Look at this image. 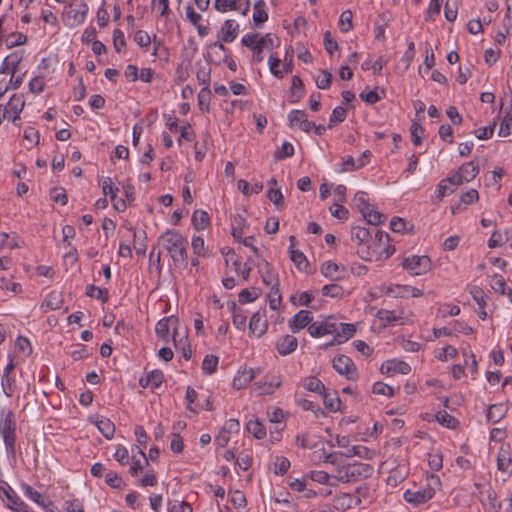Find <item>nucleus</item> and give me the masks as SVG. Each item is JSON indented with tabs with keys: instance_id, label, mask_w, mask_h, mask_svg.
I'll return each instance as SVG.
<instances>
[{
	"instance_id": "1",
	"label": "nucleus",
	"mask_w": 512,
	"mask_h": 512,
	"mask_svg": "<svg viewBox=\"0 0 512 512\" xmlns=\"http://www.w3.org/2000/svg\"><path fill=\"white\" fill-rule=\"evenodd\" d=\"M159 243L168 251L174 263L187 264V240L178 231L167 230Z\"/></svg>"
},
{
	"instance_id": "16",
	"label": "nucleus",
	"mask_w": 512,
	"mask_h": 512,
	"mask_svg": "<svg viewBox=\"0 0 512 512\" xmlns=\"http://www.w3.org/2000/svg\"><path fill=\"white\" fill-rule=\"evenodd\" d=\"M239 25L234 20H226L221 28V39L226 43H231L237 37Z\"/></svg>"
},
{
	"instance_id": "43",
	"label": "nucleus",
	"mask_w": 512,
	"mask_h": 512,
	"mask_svg": "<svg viewBox=\"0 0 512 512\" xmlns=\"http://www.w3.org/2000/svg\"><path fill=\"white\" fill-rule=\"evenodd\" d=\"M492 288L496 292L500 293L501 295H505V294L511 295L512 294V289L511 288H507L505 279L501 275H497L496 274L493 277Z\"/></svg>"
},
{
	"instance_id": "64",
	"label": "nucleus",
	"mask_w": 512,
	"mask_h": 512,
	"mask_svg": "<svg viewBox=\"0 0 512 512\" xmlns=\"http://www.w3.org/2000/svg\"><path fill=\"white\" fill-rule=\"evenodd\" d=\"M512 131V114L505 117L500 123L499 135L506 137Z\"/></svg>"
},
{
	"instance_id": "19",
	"label": "nucleus",
	"mask_w": 512,
	"mask_h": 512,
	"mask_svg": "<svg viewBox=\"0 0 512 512\" xmlns=\"http://www.w3.org/2000/svg\"><path fill=\"white\" fill-rule=\"evenodd\" d=\"M255 372L253 369H244L239 371L233 379V387L236 389H242L246 387L254 378Z\"/></svg>"
},
{
	"instance_id": "20",
	"label": "nucleus",
	"mask_w": 512,
	"mask_h": 512,
	"mask_svg": "<svg viewBox=\"0 0 512 512\" xmlns=\"http://www.w3.org/2000/svg\"><path fill=\"white\" fill-rule=\"evenodd\" d=\"M339 328L335 333V341H338V344H342L352 338L356 333V328L353 324H346L338 322Z\"/></svg>"
},
{
	"instance_id": "9",
	"label": "nucleus",
	"mask_w": 512,
	"mask_h": 512,
	"mask_svg": "<svg viewBox=\"0 0 512 512\" xmlns=\"http://www.w3.org/2000/svg\"><path fill=\"white\" fill-rule=\"evenodd\" d=\"M497 468L502 472H512V447L503 443L497 455Z\"/></svg>"
},
{
	"instance_id": "45",
	"label": "nucleus",
	"mask_w": 512,
	"mask_h": 512,
	"mask_svg": "<svg viewBox=\"0 0 512 512\" xmlns=\"http://www.w3.org/2000/svg\"><path fill=\"white\" fill-rule=\"evenodd\" d=\"M245 224V219L241 215L234 218L232 225V236L236 241H241L243 236L242 228Z\"/></svg>"
},
{
	"instance_id": "26",
	"label": "nucleus",
	"mask_w": 512,
	"mask_h": 512,
	"mask_svg": "<svg viewBox=\"0 0 512 512\" xmlns=\"http://www.w3.org/2000/svg\"><path fill=\"white\" fill-rule=\"evenodd\" d=\"M459 171L461 172V176L464 178L465 182H470L479 173V166L475 163V161H470L463 164L459 168Z\"/></svg>"
},
{
	"instance_id": "59",
	"label": "nucleus",
	"mask_w": 512,
	"mask_h": 512,
	"mask_svg": "<svg viewBox=\"0 0 512 512\" xmlns=\"http://www.w3.org/2000/svg\"><path fill=\"white\" fill-rule=\"evenodd\" d=\"M113 45L116 52H120L126 46L124 33L120 29H115L113 32Z\"/></svg>"
},
{
	"instance_id": "11",
	"label": "nucleus",
	"mask_w": 512,
	"mask_h": 512,
	"mask_svg": "<svg viewBox=\"0 0 512 512\" xmlns=\"http://www.w3.org/2000/svg\"><path fill=\"white\" fill-rule=\"evenodd\" d=\"M313 320V316L308 310H300L293 318L289 321V328L293 333L299 332L305 327H309Z\"/></svg>"
},
{
	"instance_id": "28",
	"label": "nucleus",
	"mask_w": 512,
	"mask_h": 512,
	"mask_svg": "<svg viewBox=\"0 0 512 512\" xmlns=\"http://www.w3.org/2000/svg\"><path fill=\"white\" fill-rule=\"evenodd\" d=\"M289 255L291 261L300 271H307L309 263L306 256L301 251L296 249H289Z\"/></svg>"
},
{
	"instance_id": "37",
	"label": "nucleus",
	"mask_w": 512,
	"mask_h": 512,
	"mask_svg": "<svg viewBox=\"0 0 512 512\" xmlns=\"http://www.w3.org/2000/svg\"><path fill=\"white\" fill-rule=\"evenodd\" d=\"M364 219L371 225L377 226L383 222L385 216L377 210H374L373 206L365 211L363 214Z\"/></svg>"
},
{
	"instance_id": "6",
	"label": "nucleus",
	"mask_w": 512,
	"mask_h": 512,
	"mask_svg": "<svg viewBox=\"0 0 512 512\" xmlns=\"http://www.w3.org/2000/svg\"><path fill=\"white\" fill-rule=\"evenodd\" d=\"M179 319L177 317L171 316L166 317L158 321L155 327L156 334L164 341H168L170 328H173V335H176V338L179 337L178 332Z\"/></svg>"
},
{
	"instance_id": "52",
	"label": "nucleus",
	"mask_w": 512,
	"mask_h": 512,
	"mask_svg": "<svg viewBox=\"0 0 512 512\" xmlns=\"http://www.w3.org/2000/svg\"><path fill=\"white\" fill-rule=\"evenodd\" d=\"M105 482L112 488L121 489L125 483L116 472H108L105 475Z\"/></svg>"
},
{
	"instance_id": "33",
	"label": "nucleus",
	"mask_w": 512,
	"mask_h": 512,
	"mask_svg": "<svg viewBox=\"0 0 512 512\" xmlns=\"http://www.w3.org/2000/svg\"><path fill=\"white\" fill-rule=\"evenodd\" d=\"M247 430L257 439H263L266 436L264 425L256 420H250L247 424Z\"/></svg>"
},
{
	"instance_id": "30",
	"label": "nucleus",
	"mask_w": 512,
	"mask_h": 512,
	"mask_svg": "<svg viewBox=\"0 0 512 512\" xmlns=\"http://www.w3.org/2000/svg\"><path fill=\"white\" fill-rule=\"evenodd\" d=\"M99 431L107 439H111L115 433V425L107 418H102L96 422Z\"/></svg>"
},
{
	"instance_id": "53",
	"label": "nucleus",
	"mask_w": 512,
	"mask_h": 512,
	"mask_svg": "<svg viewBox=\"0 0 512 512\" xmlns=\"http://www.w3.org/2000/svg\"><path fill=\"white\" fill-rule=\"evenodd\" d=\"M294 154V147L289 142H284L280 148L275 151L274 157L276 159H284L291 157Z\"/></svg>"
},
{
	"instance_id": "15",
	"label": "nucleus",
	"mask_w": 512,
	"mask_h": 512,
	"mask_svg": "<svg viewBox=\"0 0 512 512\" xmlns=\"http://www.w3.org/2000/svg\"><path fill=\"white\" fill-rule=\"evenodd\" d=\"M164 380V374L160 370H153L147 374L145 378L140 379V385L143 388L150 387L151 389L158 388Z\"/></svg>"
},
{
	"instance_id": "44",
	"label": "nucleus",
	"mask_w": 512,
	"mask_h": 512,
	"mask_svg": "<svg viewBox=\"0 0 512 512\" xmlns=\"http://www.w3.org/2000/svg\"><path fill=\"white\" fill-rule=\"evenodd\" d=\"M403 311L400 312L399 315H396V313L394 311H389V310H385V309H381L378 311L377 313V317L387 323V324H391V323H394L398 320H401L403 319Z\"/></svg>"
},
{
	"instance_id": "21",
	"label": "nucleus",
	"mask_w": 512,
	"mask_h": 512,
	"mask_svg": "<svg viewBox=\"0 0 512 512\" xmlns=\"http://www.w3.org/2000/svg\"><path fill=\"white\" fill-rule=\"evenodd\" d=\"M23 490L27 497H29L31 500L41 505L42 507H50L52 505V501L46 499L41 493L36 491L30 485L24 484Z\"/></svg>"
},
{
	"instance_id": "31",
	"label": "nucleus",
	"mask_w": 512,
	"mask_h": 512,
	"mask_svg": "<svg viewBox=\"0 0 512 512\" xmlns=\"http://www.w3.org/2000/svg\"><path fill=\"white\" fill-rule=\"evenodd\" d=\"M4 494L8 500V507L16 512H21L19 510V506H23V502L16 494V492L10 486H8V488L4 490Z\"/></svg>"
},
{
	"instance_id": "36",
	"label": "nucleus",
	"mask_w": 512,
	"mask_h": 512,
	"mask_svg": "<svg viewBox=\"0 0 512 512\" xmlns=\"http://www.w3.org/2000/svg\"><path fill=\"white\" fill-rule=\"evenodd\" d=\"M351 237L352 240L356 241L358 244H362L371 238V234L369 229L365 227H355L351 231Z\"/></svg>"
},
{
	"instance_id": "32",
	"label": "nucleus",
	"mask_w": 512,
	"mask_h": 512,
	"mask_svg": "<svg viewBox=\"0 0 512 512\" xmlns=\"http://www.w3.org/2000/svg\"><path fill=\"white\" fill-rule=\"evenodd\" d=\"M231 309L233 313V324L237 329H244L246 326V315L237 307L236 303L232 302Z\"/></svg>"
},
{
	"instance_id": "25",
	"label": "nucleus",
	"mask_w": 512,
	"mask_h": 512,
	"mask_svg": "<svg viewBox=\"0 0 512 512\" xmlns=\"http://www.w3.org/2000/svg\"><path fill=\"white\" fill-rule=\"evenodd\" d=\"M321 395H323L324 405L327 409H329L332 412L340 410L341 400L337 391L327 392L326 390Z\"/></svg>"
},
{
	"instance_id": "39",
	"label": "nucleus",
	"mask_w": 512,
	"mask_h": 512,
	"mask_svg": "<svg viewBox=\"0 0 512 512\" xmlns=\"http://www.w3.org/2000/svg\"><path fill=\"white\" fill-rule=\"evenodd\" d=\"M346 114H347V112H346L345 108H343L342 106L336 107L332 111V114L330 116L328 128L332 129L338 123L343 122L346 118Z\"/></svg>"
},
{
	"instance_id": "54",
	"label": "nucleus",
	"mask_w": 512,
	"mask_h": 512,
	"mask_svg": "<svg viewBox=\"0 0 512 512\" xmlns=\"http://www.w3.org/2000/svg\"><path fill=\"white\" fill-rule=\"evenodd\" d=\"M436 420H437L440 424H442V425H444V426H446V427H448V428H452V427H454V426H455V423L457 422V420H456L453 416H451L450 414H448L446 411H440V412H438V413L436 414Z\"/></svg>"
},
{
	"instance_id": "7",
	"label": "nucleus",
	"mask_w": 512,
	"mask_h": 512,
	"mask_svg": "<svg viewBox=\"0 0 512 512\" xmlns=\"http://www.w3.org/2000/svg\"><path fill=\"white\" fill-rule=\"evenodd\" d=\"M25 106V101L19 95L14 94L3 110V117L12 119L13 123H16L20 119L19 114Z\"/></svg>"
},
{
	"instance_id": "27",
	"label": "nucleus",
	"mask_w": 512,
	"mask_h": 512,
	"mask_svg": "<svg viewBox=\"0 0 512 512\" xmlns=\"http://www.w3.org/2000/svg\"><path fill=\"white\" fill-rule=\"evenodd\" d=\"M192 223L196 230H203L210 224V217L206 211L196 210L192 215Z\"/></svg>"
},
{
	"instance_id": "13",
	"label": "nucleus",
	"mask_w": 512,
	"mask_h": 512,
	"mask_svg": "<svg viewBox=\"0 0 512 512\" xmlns=\"http://www.w3.org/2000/svg\"><path fill=\"white\" fill-rule=\"evenodd\" d=\"M267 327L268 323L264 314L256 312L252 315L249 322V330L252 334L256 335L257 337H261L263 334H265Z\"/></svg>"
},
{
	"instance_id": "46",
	"label": "nucleus",
	"mask_w": 512,
	"mask_h": 512,
	"mask_svg": "<svg viewBox=\"0 0 512 512\" xmlns=\"http://www.w3.org/2000/svg\"><path fill=\"white\" fill-rule=\"evenodd\" d=\"M322 294L331 298H341L344 294V290L338 284H328L322 288Z\"/></svg>"
},
{
	"instance_id": "10",
	"label": "nucleus",
	"mask_w": 512,
	"mask_h": 512,
	"mask_svg": "<svg viewBox=\"0 0 512 512\" xmlns=\"http://www.w3.org/2000/svg\"><path fill=\"white\" fill-rule=\"evenodd\" d=\"M88 5L86 3H80L78 6L69 5L66 11V18L70 25L81 24L84 22L88 13Z\"/></svg>"
},
{
	"instance_id": "60",
	"label": "nucleus",
	"mask_w": 512,
	"mask_h": 512,
	"mask_svg": "<svg viewBox=\"0 0 512 512\" xmlns=\"http://www.w3.org/2000/svg\"><path fill=\"white\" fill-rule=\"evenodd\" d=\"M235 5V0H215L214 2L215 9L222 13L234 10Z\"/></svg>"
},
{
	"instance_id": "51",
	"label": "nucleus",
	"mask_w": 512,
	"mask_h": 512,
	"mask_svg": "<svg viewBox=\"0 0 512 512\" xmlns=\"http://www.w3.org/2000/svg\"><path fill=\"white\" fill-rule=\"evenodd\" d=\"M372 392L377 395H385L388 397L394 396V388L383 383V382H376L374 383L372 387Z\"/></svg>"
},
{
	"instance_id": "12",
	"label": "nucleus",
	"mask_w": 512,
	"mask_h": 512,
	"mask_svg": "<svg viewBox=\"0 0 512 512\" xmlns=\"http://www.w3.org/2000/svg\"><path fill=\"white\" fill-rule=\"evenodd\" d=\"M380 370L383 374L400 373L406 375L410 373L411 367L404 361L392 359L383 363Z\"/></svg>"
},
{
	"instance_id": "47",
	"label": "nucleus",
	"mask_w": 512,
	"mask_h": 512,
	"mask_svg": "<svg viewBox=\"0 0 512 512\" xmlns=\"http://www.w3.org/2000/svg\"><path fill=\"white\" fill-rule=\"evenodd\" d=\"M102 190H103V194L105 196H107V195L110 196L111 201L116 200L117 193L119 192V188L113 186V181L110 177H106L103 180Z\"/></svg>"
},
{
	"instance_id": "29",
	"label": "nucleus",
	"mask_w": 512,
	"mask_h": 512,
	"mask_svg": "<svg viewBox=\"0 0 512 512\" xmlns=\"http://www.w3.org/2000/svg\"><path fill=\"white\" fill-rule=\"evenodd\" d=\"M264 262H265L266 271L262 276L263 282L267 286H271L272 291H274L275 294H278L279 280H278L277 276H275L272 273L270 264L267 261H264Z\"/></svg>"
},
{
	"instance_id": "2",
	"label": "nucleus",
	"mask_w": 512,
	"mask_h": 512,
	"mask_svg": "<svg viewBox=\"0 0 512 512\" xmlns=\"http://www.w3.org/2000/svg\"><path fill=\"white\" fill-rule=\"evenodd\" d=\"M16 424L14 421V414L12 411L2 412V418L0 421V434L3 437L4 444L6 446L7 453L9 455H15V443H16Z\"/></svg>"
},
{
	"instance_id": "4",
	"label": "nucleus",
	"mask_w": 512,
	"mask_h": 512,
	"mask_svg": "<svg viewBox=\"0 0 512 512\" xmlns=\"http://www.w3.org/2000/svg\"><path fill=\"white\" fill-rule=\"evenodd\" d=\"M333 368L350 381L358 378L357 368L352 359L346 355H338L333 359Z\"/></svg>"
},
{
	"instance_id": "18",
	"label": "nucleus",
	"mask_w": 512,
	"mask_h": 512,
	"mask_svg": "<svg viewBox=\"0 0 512 512\" xmlns=\"http://www.w3.org/2000/svg\"><path fill=\"white\" fill-rule=\"evenodd\" d=\"M348 470L350 471V477H352V480H355L360 477H369L373 471V468L371 465L366 463H354L348 465Z\"/></svg>"
},
{
	"instance_id": "61",
	"label": "nucleus",
	"mask_w": 512,
	"mask_h": 512,
	"mask_svg": "<svg viewBox=\"0 0 512 512\" xmlns=\"http://www.w3.org/2000/svg\"><path fill=\"white\" fill-rule=\"evenodd\" d=\"M267 197L271 202H273L277 207L282 206L284 203L283 194L279 189L270 188Z\"/></svg>"
},
{
	"instance_id": "55",
	"label": "nucleus",
	"mask_w": 512,
	"mask_h": 512,
	"mask_svg": "<svg viewBox=\"0 0 512 512\" xmlns=\"http://www.w3.org/2000/svg\"><path fill=\"white\" fill-rule=\"evenodd\" d=\"M424 134V128L416 122L411 125V136L414 145H420L422 142V135Z\"/></svg>"
},
{
	"instance_id": "56",
	"label": "nucleus",
	"mask_w": 512,
	"mask_h": 512,
	"mask_svg": "<svg viewBox=\"0 0 512 512\" xmlns=\"http://www.w3.org/2000/svg\"><path fill=\"white\" fill-rule=\"evenodd\" d=\"M211 69L207 66H202L197 71V80L203 87L209 88Z\"/></svg>"
},
{
	"instance_id": "40",
	"label": "nucleus",
	"mask_w": 512,
	"mask_h": 512,
	"mask_svg": "<svg viewBox=\"0 0 512 512\" xmlns=\"http://www.w3.org/2000/svg\"><path fill=\"white\" fill-rule=\"evenodd\" d=\"M219 358L215 355H206L203 363H202V370L206 374H213L218 366Z\"/></svg>"
},
{
	"instance_id": "38",
	"label": "nucleus",
	"mask_w": 512,
	"mask_h": 512,
	"mask_svg": "<svg viewBox=\"0 0 512 512\" xmlns=\"http://www.w3.org/2000/svg\"><path fill=\"white\" fill-rule=\"evenodd\" d=\"M323 331V335H335L339 328L338 322L334 316L327 317L324 321L319 322Z\"/></svg>"
},
{
	"instance_id": "42",
	"label": "nucleus",
	"mask_w": 512,
	"mask_h": 512,
	"mask_svg": "<svg viewBox=\"0 0 512 512\" xmlns=\"http://www.w3.org/2000/svg\"><path fill=\"white\" fill-rule=\"evenodd\" d=\"M304 387L312 392L322 394L326 391L325 385L316 377H309L305 380Z\"/></svg>"
},
{
	"instance_id": "50",
	"label": "nucleus",
	"mask_w": 512,
	"mask_h": 512,
	"mask_svg": "<svg viewBox=\"0 0 512 512\" xmlns=\"http://www.w3.org/2000/svg\"><path fill=\"white\" fill-rule=\"evenodd\" d=\"M352 12L350 10H345L340 15L339 26L343 32H348L353 28L352 25Z\"/></svg>"
},
{
	"instance_id": "14",
	"label": "nucleus",
	"mask_w": 512,
	"mask_h": 512,
	"mask_svg": "<svg viewBox=\"0 0 512 512\" xmlns=\"http://www.w3.org/2000/svg\"><path fill=\"white\" fill-rule=\"evenodd\" d=\"M298 340L292 335H285L281 337L276 345V349L280 355H288L296 350Z\"/></svg>"
},
{
	"instance_id": "17",
	"label": "nucleus",
	"mask_w": 512,
	"mask_h": 512,
	"mask_svg": "<svg viewBox=\"0 0 512 512\" xmlns=\"http://www.w3.org/2000/svg\"><path fill=\"white\" fill-rule=\"evenodd\" d=\"M390 293H393L396 297L407 298L411 297H421L423 295L422 290L409 286V285H397L395 288L389 289Z\"/></svg>"
},
{
	"instance_id": "34",
	"label": "nucleus",
	"mask_w": 512,
	"mask_h": 512,
	"mask_svg": "<svg viewBox=\"0 0 512 512\" xmlns=\"http://www.w3.org/2000/svg\"><path fill=\"white\" fill-rule=\"evenodd\" d=\"M339 269H340L339 266L335 262L327 261L322 264L321 273L325 277H328V278H331L334 280H338V279L342 278L341 275H336V273L338 272Z\"/></svg>"
},
{
	"instance_id": "23",
	"label": "nucleus",
	"mask_w": 512,
	"mask_h": 512,
	"mask_svg": "<svg viewBox=\"0 0 512 512\" xmlns=\"http://www.w3.org/2000/svg\"><path fill=\"white\" fill-rule=\"evenodd\" d=\"M506 413L507 407L504 404H493L487 411V420L497 423L505 417Z\"/></svg>"
},
{
	"instance_id": "24",
	"label": "nucleus",
	"mask_w": 512,
	"mask_h": 512,
	"mask_svg": "<svg viewBox=\"0 0 512 512\" xmlns=\"http://www.w3.org/2000/svg\"><path fill=\"white\" fill-rule=\"evenodd\" d=\"M173 342L176 347V349H181L182 356L185 360H190L192 356V351L190 348V344L188 343V337L186 335V331L184 332V335L177 337L176 335H173Z\"/></svg>"
},
{
	"instance_id": "3",
	"label": "nucleus",
	"mask_w": 512,
	"mask_h": 512,
	"mask_svg": "<svg viewBox=\"0 0 512 512\" xmlns=\"http://www.w3.org/2000/svg\"><path fill=\"white\" fill-rule=\"evenodd\" d=\"M402 267L411 275L418 276L426 274L431 270V259L426 255H411L403 259Z\"/></svg>"
},
{
	"instance_id": "8",
	"label": "nucleus",
	"mask_w": 512,
	"mask_h": 512,
	"mask_svg": "<svg viewBox=\"0 0 512 512\" xmlns=\"http://www.w3.org/2000/svg\"><path fill=\"white\" fill-rule=\"evenodd\" d=\"M291 127H298L304 132H309L315 127V123L309 121L307 114L303 110H292L288 115Z\"/></svg>"
},
{
	"instance_id": "5",
	"label": "nucleus",
	"mask_w": 512,
	"mask_h": 512,
	"mask_svg": "<svg viewBox=\"0 0 512 512\" xmlns=\"http://www.w3.org/2000/svg\"><path fill=\"white\" fill-rule=\"evenodd\" d=\"M434 493H435L434 489L432 487H430L429 485H427L424 488H419L416 490H412V489L406 490V492L404 493V499L408 503L417 506L420 504H424L427 501H429L430 499H432V497L434 496Z\"/></svg>"
},
{
	"instance_id": "62",
	"label": "nucleus",
	"mask_w": 512,
	"mask_h": 512,
	"mask_svg": "<svg viewBox=\"0 0 512 512\" xmlns=\"http://www.w3.org/2000/svg\"><path fill=\"white\" fill-rule=\"evenodd\" d=\"M506 3V14L503 19V27L506 29V33H509L512 28V0H505Z\"/></svg>"
},
{
	"instance_id": "41",
	"label": "nucleus",
	"mask_w": 512,
	"mask_h": 512,
	"mask_svg": "<svg viewBox=\"0 0 512 512\" xmlns=\"http://www.w3.org/2000/svg\"><path fill=\"white\" fill-rule=\"evenodd\" d=\"M108 291L106 289L99 288L93 284H90L86 288V295L92 298H97L102 300V302L108 301Z\"/></svg>"
},
{
	"instance_id": "63",
	"label": "nucleus",
	"mask_w": 512,
	"mask_h": 512,
	"mask_svg": "<svg viewBox=\"0 0 512 512\" xmlns=\"http://www.w3.org/2000/svg\"><path fill=\"white\" fill-rule=\"evenodd\" d=\"M134 41L140 46V47H147L151 43V38L149 34L143 30H138L135 32L134 35Z\"/></svg>"
},
{
	"instance_id": "35",
	"label": "nucleus",
	"mask_w": 512,
	"mask_h": 512,
	"mask_svg": "<svg viewBox=\"0 0 512 512\" xmlns=\"http://www.w3.org/2000/svg\"><path fill=\"white\" fill-rule=\"evenodd\" d=\"M353 203L361 214H363L365 211H367L369 208L373 206L366 199V193L364 191H358L355 194L353 198Z\"/></svg>"
},
{
	"instance_id": "48",
	"label": "nucleus",
	"mask_w": 512,
	"mask_h": 512,
	"mask_svg": "<svg viewBox=\"0 0 512 512\" xmlns=\"http://www.w3.org/2000/svg\"><path fill=\"white\" fill-rule=\"evenodd\" d=\"M290 468V461L283 457V456H277L275 463H274V472L277 475H284L287 473V471Z\"/></svg>"
},
{
	"instance_id": "57",
	"label": "nucleus",
	"mask_w": 512,
	"mask_h": 512,
	"mask_svg": "<svg viewBox=\"0 0 512 512\" xmlns=\"http://www.w3.org/2000/svg\"><path fill=\"white\" fill-rule=\"evenodd\" d=\"M509 240V237H503L502 233L498 230H495L489 241H488V246L489 248H494V247H497V246H501L503 245L505 242H507Z\"/></svg>"
},
{
	"instance_id": "22",
	"label": "nucleus",
	"mask_w": 512,
	"mask_h": 512,
	"mask_svg": "<svg viewBox=\"0 0 512 512\" xmlns=\"http://www.w3.org/2000/svg\"><path fill=\"white\" fill-rule=\"evenodd\" d=\"M303 89H304V85H303L301 78L297 75L293 76L292 85L290 88L289 102L290 103L298 102L302 98Z\"/></svg>"
},
{
	"instance_id": "49",
	"label": "nucleus",
	"mask_w": 512,
	"mask_h": 512,
	"mask_svg": "<svg viewBox=\"0 0 512 512\" xmlns=\"http://www.w3.org/2000/svg\"><path fill=\"white\" fill-rule=\"evenodd\" d=\"M365 164L366 161H363L362 158H359L357 161H355L353 157H349L342 163L340 172L353 171L363 167Z\"/></svg>"
},
{
	"instance_id": "58",
	"label": "nucleus",
	"mask_w": 512,
	"mask_h": 512,
	"mask_svg": "<svg viewBox=\"0 0 512 512\" xmlns=\"http://www.w3.org/2000/svg\"><path fill=\"white\" fill-rule=\"evenodd\" d=\"M210 94L211 92L208 87H203L199 92L198 104L202 110L204 109V107L207 111L209 110Z\"/></svg>"
}]
</instances>
